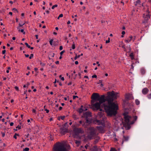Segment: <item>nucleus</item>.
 <instances>
[{
  "mask_svg": "<svg viewBox=\"0 0 151 151\" xmlns=\"http://www.w3.org/2000/svg\"><path fill=\"white\" fill-rule=\"evenodd\" d=\"M19 29V31H20L21 32L23 33V34H25V32L24 31V30L23 29H22L21 30H20Z\"/></svg>",
  "mask_w": 151,
  "mask_h": 151,
  "instance_id": "nucleus-27",
  "label": "nucleus"
},
{
  "mask_svg": "<svg viewBox=\"0 0 151 151\" xmlns=\"http://www.w3.org/2000/svg\"><path fill=\"white\" fill-rule=\"evenodd\" d=\"M25 44L26 45V46L28 48H30V46L27 43L25 42Z\"/></svg>",
  "mask_w": 151,
  "mask_h": 151,
  "instance_id": "nucleus-31",
  "label": "nucleus"
},
{
  "mask_svg": "<svg viewBox=\"0 0 151 151\" xmlns=\"http://www.w3.org/2000/svg\"><path fill=\"white\" fill-rule=\"evenodd\" d=\"M59 77L61 78V79L62 81H63L64 80V78L63 77H62L61 75Z\"/></svg>",
  "mask_w": 151,
  "mask_h": 151,
  "instance_id": "nucleus-35",
  "label": "nucleus"
},
{
  "mask_svg": "<svg viewBox=\"0 0 151 151\" xmlns=\"http://www.w3.org/2000/svg\"><path fill=\"white\" fill-rule=\"evenodd\" d=\"M149 89L147 88H144L142 89V93L143 94L146 95L147 93L149 92Z\"/></svg>",
  "mask_w": 151,
  "mask_h": 151,
  "instance_id": "nucleus-11",
  "label": "nucleus"
},
{
  "mask_svg": "<svg viewBox=\"0 0 151 151\" xmlns=\"http://www.w3.org/2000/svg\"><path fill=\"white\" fill-rule=\"evenodd\" d=\"M72 48L73 49H74L75 48V44L74 42H73V43L72 45Z\"/></svg>",
  "mask_w": 151,
  "mask_h": 151,
  "instance_id": "nucleus-25",
  "label": "nucleus"
},
{
  "mask_svg": "<svg viewBox=\"0 0 151 151\" xmlns=\"http://www.w3.org/2000/svg\"><path fill=\"white\" fill-rule=\"evenodd\" d=\"M68 132V129L66 128L61 129L60 132L61 134H64L65 133Z\"/></svg>",
  "mask_w": 151,
  "mask_h": 151,
  "instance_id": "nucleus-13",
  "label": "nucleus"
},
{
  "mask_svg": "<svg viewBox=\"0 0 151 151\" xmlns=\"http://www.w3.org/2000/svg\"><path fill=\"white\" fill-rule=\"evenodd\" d=\"M72 117L75 120H76L78 119L77 116L74 114L73 115Z\"/></svg>",
  "mask_w": 151,
  "mask_h": 151,
  "instance_id": "nucleus-20",
  "label": "nucleus"
},
{
  "mask_svg": "<svg viewBox=\"0 0 151 151\" xmlns=\"http://www.w3.org/2000/svg\"><path fill=\"white\" fill-rule=\"evenodd\" d=\"M92 78H96L97 77V76L96 75H94L92 76Z\"/></svg>",
  "mask_w": 151,
  "mask_h": 151,
  "instance_id": "nucleus-45",
  "label": "nucleus"
},
{
  "mask_svg": "<svg viewBox=\"0 0 151 151\" xmlns=\"http://www.w3.org/2000/svg\"><path fill=\"white\" fill-rule=\"evenodd\" d=\"M40 65L42 66H45V63H42L41 61H40Z\"/></svg>",
  "mask_w": 151,
  "mask_h": 151,
  "instance_id": "nucleus-28",
  "label": "nucleus"
},
{
  "mask_svg": "<svg viewBox=\"0 0 151 151\" xmlns=\"http://www.w3.org/2000/svg\"><path fill=\"white\" fill-rule=\"evenodd\" d=\"M88 145L86 144L85 146V148L86 149H87V148H88Z\"/></svg>",
  "mask_w": 151,
  "mask_h": 151,
  "instance_id": "nucleus-53",
  "label": "nucleus"
},
{
  "mask_svg": "<svg viewBox=\"0 0 151 151\" xmlns=\"http://www.w3.org/2000/svg\"><path fill=\"white\" fill-rule=\"evenodd\" d=\"M110 42V38H109L108 40H106V43H109Z\"/></svg>",
  "mask_w": 151,
  "mask_h": 151,
  "instance_id": "nucleus-41",
  "label": "nucleus"
},
{
  "mask_svg": "<svg viewBox=\"0 0 151 151\" xmlns=\"http://www.w3.org/2000/svg\"><path fill=\"white\" fill-rule=\"evenodd\" d=\"M96 63L98 64V66H100V64L99 63V62L98 61H97Z\"/></svg>",
  "mask_w": 151,
  "mask_h": 151,
  "instance_id": "nucleus-55",
  "label": "nucleus"
},
{
  "mask_svg": "<svg viewBox=\"0 0 151 151\" xmlns=\"http://www.w3.org/2000/svg\"><path fill=\"white\" fill-rule=\"evenodd\" d=\"M63 14H60L59 15V16L58 17V19H59L60 18V17H63Z\"/></svg>",
  "mask_w": 151,
  "mask_h": 151,
  "instance_id": "nucleus-32",
  "label": "nucleus"
},
{
  "mask_svg": "<svg viewBox=\"0 0 151 151\" xmlns=\"http://www.w3.org/2000/svg\"><path fill=\"white\" fill-rule=\"evenodd\" d=\"M13 124H14V123L13 122H11L10 124V126H13Z\"/></svg>",
  "mask_w": 151,
  "mask_h": 151,
  "instance_id": "nucleus-52",
  "label": "nucleus"
},
{
  "mask_svg": "<svg viewBox=\"0 0 151 151\" xmlns=\"http://www.w3.org/2000/svg\"><path fill=\"white\" fill-rule=\"evenodd\" d=\"M59 61H56V62H55V63L56 64H59Z\"/></svg>",
  "mask_w": 151,
  "mask_h": 151,
  "instance_id": "nucleus-54",
  "label": "nucleus"
},
{
  "mask_svg": "<svg viewBox=\"0 0 151 151\" xmlns=\"http://www.w3.org/2000/svg\"><path fill=\"white\" fill-rule=\"evenodd\" d=\"M110 151H117L114 148H111Z\"/></svg>",
  "mask_w": 151,
  "mask_h": 151,
  "instance_id": "nucleus-36",
  "label": "nucleus"
},
{
  "mask_svg": "<svg viewBox=\"0 0 151 151\" xmlns=\"http://www.w3.org/2000/svg\"><path fill=\"white\" fill-rule=\"evenodd\" d=\"M83 106L82 105L81 106V108L78 109V112H79V114H81L83 111Z\"/></svg>",
  "mask_w": 151,
  "mask_h": 151,
  "instance_id": "nucleus-17",
  "label": "nucleus"
},
{
  "mask_svg": "<svg viewBox=\"0 0 151 151\" xmlns=\"http://www.w3.org/2000/svg\"><path fill=\"white\" fill-rule=\"evenodd\" d=\"M16 128L18 129H21V126L19 125L16 127Z\"/></svg>",
  "mask_w": 151,
  "mask_h": 151,
  "instance_id": "nucleus-37",
  "label": "nucleus"
},
{
  "mask_svg": "<svg viewBox=\"0 0 151 151\" xmlns=\"http://www.w3.org/2000/svg\"><path fill=\"white\" fill-rule=\"evenodd\" d=\"M141 1L140 0H137L136 2V5H140Z\"/></svg>",
  "mask_w": 151,
  "mask_h": 151,
  "instance_id": "nucleus-18",
  "label": "nucleus"
},
{
  "mask_svg": "<svg viewBox=\"0 0 151 151\" xmlns=\"http://www.w3.org/2000/svg\"><path fill=\"white\" fill-rule=\"evenodd\" d=\"M81 142L80 141H77V140H76L75 141V143L78 145V146H79Z\"/></svg>",
  "mask_w": 151,
  "mask_h": 151,
  "instance_id": "nucleus-24",
  "label": "nucleus"
},
{
  "mask_svg": "<svg viewBox=\"0 0 151 151\" xmlns=\"http://www.w3.org/2000/svg\"><path fill=\"white\" fill-rule=\"evenodd\" d=\"M96 121L98 123V124H101L102 123V122L101 120H96Z\"/></svg>",
  "mask_w": 151,
  "mask_h": 151,
  "instance_id": "nucleus-22",
  "label": "nucleus"
},
{
  "mask_svg": "<svg viewBox=\"0 0 151 151\" xmlns=\"http://www.w3.org/2000/svg\"><path fill=\"white\" fill-rule=\"evenodd\" d=\"M65 52V51L64 50L61 52H60V54L61 55H62V54L63 53H64Z\"/></svg>",
  "mask_w": 151,
  "mask_h": 151,
  "instance_id": "nucleus-43",
  "label": "nucleus"
},
{
  "mask_svg": "<svg viewBox=\"0 0 151 151\" xmlns=\"http://www.w3.org/2000/svg\"><path fill=\"white\" fill-rule=\"evenodd\" d=\"M73 132L76 136H78L80 134H82L84 133V130L82 128H75L73 129Z\"/></svg>",
  "mask_w": 151,
  "mask_h": 151,
  "instance_id": "nucleus-5",
  "label": "nucleus"
},
{
  "mask_svg": "<svg viewBox=\"0 0 151 151\" xmlns=\"http://www.w3.org/2000/svg\"><path fill=\"white\" fill-rule=\"evenodd\" d=\"M137 117L136 116H135L134 117V121H136L137 119Z\"/></svg>",
  "mask_w": 151,
  "mask_h": 151,
  "instance_id": "nucleus-40",
  "label": "nucleus"
},
{
  "mask_svg": "<svg viewBox=\"0 0 151 151\" xmlns=\"http://www.w3.org/2000/svg\"><path fill=\"white\" fill-rule=\"evenodd\" d=\"M90 150L91 151H98V149L96 146H95L92 147Z\"/></svg>",
  "mask_w": 151,
  "mask_h": 151,
  "instance_id": "nucleus-14",
  "label": "nucleus"
},
{
  "mask_svg": "<svg viewBox=\"0 0 151 151\" xmlns=\"http://www.w3.org/2000/svg\"><path fill=\"white\" fill-rule=\"evenodd\" d=\"M33 54H31L30 55V56L29 57V58L30 59H31L32 58H33Z\"/></svg>",
  "mask_w": 151,
  "mask_h": 151,
  "instance_id": "nucleus-39",
  "label": "nucleus"
},
{
  "mask_svg": "<svg viewBox=\"0 0 151 151\" xmlns=\"http://www.w3.org/2000/svg\"><path fill=\"white\" fill-rule=\"evenodd\" d=\"M129 56L131 58L132 60H133L134 59V56L133 53H131L129 55Z\"/></svg>",
  "mask_w": 151,
  "mask_h": 151,
  "instance_id": "nucleus-19",
  "label": "nucleus"
},
{
  "mask_svg": "<svg viewBox=\"0 0 151 151\" xmlns=\"http://www.w3.org/2000/svg\"><path fill=\"white\" fill-rule=\"evenodd\" d=\"M29 149L28 147H26L23 150V151H29Z\"/></svg>",
  "mask_w": 151,
  "mask_h": 151,
  "instance_id": "nucleus-26",
  "label": "nucleus"
},
{
  "mask_svg": "<svg viewBox=\"0 0 151 151\" xmlns=\"http://www.w3.org/2000/svg\"><path fill=\"white\" fill-rule=\"evenodd\" d=\"M53 41V40H51L50 41V43L51 45H52V43Z\"/></svg>",
  "mask_w": 151,
  "mask_h": 151,
  "instance_id": "nucleus-38",
  "label": "nucleus"
},
{
  "mask_svg": "<svg viewBox=\"0 0 151 151\" xmlns=\"http://www.w3.org/2000/svg\"><path fill=\"white\" fill-rule=\"evenodd\" d=\"M132 96V95L129 93L126 94L125 96V98L128 99H130Z\"/></svg>",
  "mask_w": 151,
  "mask_h": 151,
  "instance_id": "nucleus-15",
  "label": "nucleus"
},
{
  "mask_svg": "<svg viewBox=\"0 0 151 151\" xmlns=\"http://www.w3.org/2000/svg\"><path fill=\"white\" fill-rule=\"evenodd\" d=\"M6 52V50H4L2 52V53L3 54H4Z\"/></svg>",
  "mask_w": 151,
  "mask_h": 151,
  "instance_id": "nucleus-50",
  "label": "nucleus"
},
{
  "mask_svg": "<svg viewBox=\"0 0 151 151\" xmlns=\"http://www.w3.org/2000/svg\"><path fill=\"white\" fill-rule=\"evenodd\" d=\"M98 116H99V117L100 118L101 116H102V112H99L98 113Z\"/></svg>",
  "mask_w": 151,
  "mask_h": 151,
  "instance_id": "nucleus-23",
  "label": "nucleus"
},
{
  "mask_svg": "<svg viewBox=\"0 0 151 151\" xmlns=\"http://www.w3.org/2000/svg\"><path fill=\"white\" fill-rule=\"evenodd\" d=\"M147 97L149 99H151V93H150L149 95H148L147 96Z\"/></svg>",
  "mask_w": 151,
  "mask_h": 151,
  "instance_id": "nucleus-34",
  "label": "nucleus"
},
{
  "mask_svg": "<svg viewBox=\"0 0 151 151\" xmlns=\"http://www.w3.org/2000/svg\"><path fill=\"white\" fill-rule=\"evenodd\" d=\"M32 112L35 113L36 112V110L35 109H33L32 110Z\"/></svg>",
  "mask_w": 151,
  "mask_h": 151,
  "instance_id": "nucleus-48",
  "label": "nucleus"
},
{
  "mask_svg": "<svg viewBox=\"0 0 151 151\" xmlns=\"http://www.w3.org/2000/svg\"><path fill=\"white\" fill-rule=\"evenodd\" d=\"M63 47L62 46H60V47L59 49L60 50H62L63 49Z\"/></svg>",
  "mask_w": 151,
  "mask_h": 151,
  "instance_id": "nucleus-47",
  "label": "nucleus"
},
{
  "mask_svg": "<svg viewBox=\"0 0 151 151\" xmlns=\"http://www.w3.org/2000/svg\"><path fill=\"white\" fill-rule=\"evenodd\" d=\"M136 104L137 105H139L140 104V101L138 99H136L135 101Z\"/></svg>",
  "mask_w": 151,
  "mask_h": 151,
  "instance_id": "nucleus-21",
  "label": "nucleus"
},
{
  "mask_svg": "<svg viewBox=\"0 0 151 151\" xmlns=\"http://www.w3.org/2000/svg\"><path fill=\"white\" fill-rule=\"evenodd\" d=\"M105 101L106 100H104L101 101H91V108L93 110H99L100 111H101L102 109H101V107L102 106L101 104Z\"/></svg>",
  "mask_w": 151,
  "mask_h": 151,
  "instance_id": "nucleus-3",
  "label": "nucleus"
},
{
  "mask_svg": "<svg viewBox=\"0 0 151 151\" xmlns=\"http://www.w3.org/2000/svg\"><path fill=\"white\" fill-rule=\"evenodd\" d=\"M9 14L10 15H11L12 16V12H9Z\"/></svg>",
  "mask_w": 151,
  "mask_h": 151,
  "instance_id": "nucleus-61",
  "label": "nucleus"
},
{
  "mask_svg": "<svg viewBox=\"0 0 151 151\" xmlns=\"http://www.w3.org/2000/svg\"><path fill=\"white\" fill-rule=\"evenodd\" d=\"M45 111H46L47 113H48L49 111V110H47V109H46Z\"/></svg>",
  "mask_w": 151,
  "mask_h": 151,
  "instance_id": "nucleus-63",
  "label": "nucleus"
},
{
  "mask_svg": "<svg viewBox=\"0 0 151 151\" xmlns=\"http://www.w3.org/2000/svg\"><path fill=\"white\" fill-rule=\"evenodd\" d=\"M83 116L86 118H87L88 117L91 116V113L89 112H86L84 113Z\"/></svg>",
  "mask_w": 151,
  "mask_h": 151,
  "instance_id": "nucleus-10",
  "label": "nucleus"
},
{
  "mask_svg": "<svg viewBox=\"0 0 151 151\" xmlns=\"http://www.w3.org/2000/svg\"><path fill=\"white\" fill-rule=\"evenodd\" d=\"M108 95L105 97L104 95L100 96L99 94L93 93L91 96V101H101L106 100L108 104H103L107 116H115L117 113V111L118 109V106L114 102V99H116L119 96L118 94L114 91L107 93Z\"/></svg>",
  "mask_w": 151,
  "mask_h": 151,
  "instance_id": "nucleus-1",
  "label": "nucleus"
},
{
  "mask_svg": "<svg viewBox=\"0 0 151 151\" xmlns=\"http://www.w3.org/2000/svg\"><path fill=\"white\" fill-rule=\"evenodd\" d=\"M136 37L135 36H130L127 38V40H125V42L127 43H129L132 40L133 42L136 39Z\"/></svg>",
  "mask_w": 151,
  "mask_h": 151,
  "instance_id": "nucleus-6",
  "label": "nucleus"
},
{
  "mask_svg": "<svg viewBox=\"0 0 151 151\" xmlns=\"http://www.w3.org/2000/svg\"><path fill=\"white\" fill-rule=\"evenodd\" d=\"M2 137H3L5 136V134L4 133H2Z\"/></svg>",
  "mask_w": 151,
  "mask_h": 151,
  "instance_id": "nucleus-64",
  "label": "nucleus"
},
{
  "mask_svg": "<svg viewBox=\"0 0 151 151\" xmlns=\"http://www.w3.org/2000/svg\"><path fill=\"white\" fill-rule=\"evenodd\" d=\"M78 61H76L75 62V64L76 65H77L78 64Z\"/></svg>",
  "mask_w": 151,
  "mask_h": 151,
  "instance_id": "nucleus-58",
  "label": "nucleus"
},
{
  "mask_svg": "<svg viewBox=\"0 0 151 151\" xmlns=\"http://www.w3.org/2000/svg\"><path fill=\"white\" fill-rule=\"evenodd\" d=\"M122 35H124L125 34V32L124 31H123L122 32Z\"/></svg>",
  "mask_w": 151,
  "mask_h": 151,
  "instance_id": "nucleus-56",
  "label": "nucleus"
},
{
  "mask_svg": "<svg viewBox=\"0 0 151 151\" xmlns=\"http://www.w3.org/2000/svg\"><path fill=\"white\" fill-rule=\"evenodd\" d=\"M24 23L23 24H20V23L19 24V26L18 27H17V28L18 29H19V27H22L23 25H24Z\"/></svg>",
  "mask_w": 151,
  "mask_h": 151,
  "instance_id": "nucleus-30",
  "label": "nucleus"
},
{
  "mask_svg": "<svg viewBox=\"0 0 151 151\" xmlns=\"http://www.w3.org/2000/svg\"><path fill=\"white\" fill-rule=\"evenodd\" d=\"M57 6H58V5L57 4L55 5L52 6V9H53L55 7H56Z\"/></svg>",
  "mask_w": 151,
  "mask_h": 151,
  "instance_id": "nucleus-33",
  "label": "nucleus"
},
{
  "mask_svg": "<svg viewBox=\"0 0 151 151\" xmlns=\"http://www.w3.org/2000/svg\"><path fill=\"white\" fill-rule=\"evenodd\" d=\"M99 139H96V140H95L94 141L93 143L94 144H96V143H98V141H99Z\"/></svg>",
  "mask_w": 151,
  "mask_h": 151,
  "instance_id": "nucleus-29",
  "label": "nucleus"
},
{
  "mask_svg": "<svg viewBox=\"0 0 151 151\" xmlns=\"http://www.w3.org/2000/svg\"><path fill=\"white\" fill-rule=\"evenodd\" d=\"M65 118V116H61V119L62 120H63Z\"/></svg>",
  "mask_w": 151,
  "mask_h": 151,
  "instance_id": "nucleus-51",
  "label": "nucleus"
},
{
  "mask_svg": "<svg viewBox=\"0 0 151 151\" xmlns=\"http://www.w3.org/2000/svg\"><path fill=\"white\" fill-rule=\"evenodd\" d=\"M25 57L27 58L29 56V55L28 54H25Z\"/></svg>",
  "mask_w": 151,
  "mask_h": 151,
  "instance_id": "nucleus-59",
  "label": "nucleus"
},
{
  "mask_svg": "<svg viewBox=\"0 0 151 151\" xmlns=\"http://www.w3.org/2000/svg\"><path fill=\"white\" fill-rule=\"evenodd\" d=\"M143 17L144 19V21H143V23H147L148 20L150 18V15L149 14H143Z\"/></svg>",
  "mask_w": 151,
  "mask_h": 151,
  "instance_id": "nucleus-7",
  "label": "nucleus"
},
{
  "mask_svg": "<svg viewBox=\"0 0 151 151\" xmlns=\"http://www.w3.org/2000/svg\"><path fill=\"white\" fill-rule=\"evenodd\" d=\"M133 63H132L131 65V69H132L133 70L134 68V66H133Z\"/></svg>",
  "mask_w": 151,
  "mask_h": 151,
  "instance_id": "nucleus-46",
  "label": "nucleus"
},
{
  "mask_svg": "<svg viewBox=\"0 0 151 151\" xmlns=\"http://www.w3.org/2000/svg\"><path fill=\"white\" fill-rule=\"evenodd\" d=\"M78 58V57L77 55L74 58V59L75 60H76Z\"/></svg>",
  "mask_w": 151,
  "mask_h": 151,
  "instance_id": "nucleus-60",
  "label": "nucleus"
},
{
  "mask_svg": "<svg viewBox=\"0 0 151 151\" xmlns=\"http://www.w3.org/2000/svg\"><path fill=\"white\" fill-rule=\"evenodd\" d=\"M96 128L101 133H104L105 132L104 129V127L103 126H97Z\"/></svg>",
  "mask_w": 151,
  "mask_h": 151,
  "instance_id": "nucleus-9",
  "label": "nucleus"
},
{
  "mask_svg": "<svg viewBox=\"0 0 151 151\" xmlns=\"http://www.w3.org/2000/svg\"><path fill=\"white\" fill-rule=\"evenodd\" d=\"M34 69H35V70L36 71H37V70H38V69L37 68H35Z\"/></svg>",
  "mask_w": 151,
  "mask_h": 151,
  "instance_id": "nucleus-62",
  "label": "nucleus"
},
{
  "mask_svg": "<svg viewBox=\"0 0 151 151\" xmlns=\"http://www.w3.org/2000/svg\"><path fill=\"white\" fill-rule=\"evenodd\" d=\"M70 148L69 145L65 142H58L54 145L53 151H68Z\"/></svg>",
  "mask_w": 151,
  "mask_h": 151,
  "instance_id": "nucleus-2",
  "label": "nucleus"
},
{
  "mask_svg": "<svg viewBox=\"0 0 151 151\" xmlns=\"http://www.w3.org/2000/svg\"><path fill=\"white\" fill-rule=\"evenodd\" d=\"M140 71L141 74L142 75L144 74L146 72L145 69L143 68H142L141 69Z\"/></svg>",
  "mask_w": 151,
  "mask_h": 151,
  "instance_id": "nucleus-16",
  "label": "nucleus"
},
{
  "mask_svg": "<svg viewBox=\"0 0 151 151\" xmlns=\"http://www.w3.org/2000/svg\"><path fill=\"white\" fill-rule=\"evenodd\" d=\"M16 135H17V134L16 133L14 136V138L15 139H16L17 138Z\"/></svg>",
  "mask_w": 151,
  "mask_h": 151,
  "instance_id": "nucleus-49",
  "label": "nucleus"
},
{
  "mask_svg": "<svg viewBox=\"0 0 151 151\" xmlns=\"http://www.w3.org/2000/svg\"><path fill=\"white\" fill-rule=\"evenodd\" d=\"M129 137L128 136H126L124 135L123 136V138L122 139V145H123L124 141H127L129 139Z\"/></svg>",
  "mask_w": 151,
  "mask_h": 151,
  "instance_id": "nucleus-12",
  "label": "nucleus"
},
{
  "mask_svg": "<svg viewBox=\"0 0 151 151\" xmlns=\"http://www.w3.org/2000/svg\"><path fill=\"white\" fill-rule=\"evenodd\" d=\"M87 130L88 139L91 140L94 138L96 135V129L93 127H91L88 128Z\"/></svg>",
  "mask_w": 151,
  "mask_h": 151,
  "instance_id": "nucleus-4",
  "label": "nucleus"
},
{
  "mask_svg": "<svg viewBox=\"0 0 151 151\" xmlns=\"http://www.w3.org/2000/svg\"><path fill=\"white\" fill-rule=\"evenodd\" d=\"M124 118L125 119V122L127 124H128L129 122V120L131 118V117L130 116L127 115L126 114H124Z\"/></svg>",
  "mask_w": 151,
  "mask_h": 151,
  "instance_id": "nucleus-8",
  "label": "nucleus"
},
{
  "mask_svg": "<svg viewBox=\"0 0 151 151\" xmlns=\"http://www.w3.org/2000/svg\"><path fill=\"white\" fill-rule=\"evenodd\" d=\"M76 97L78 98V96H73V99H75Z\"/></svg>",
  "mask_w": 151,
  "mask_h": 151,
  "instance_id": "nucleus-44",
  "label": "nucleus"
},
{
  "mask_svg": "<svg viewBox=\"0 0 151 151\" xmlns=\"http://www.w3.org/2000/svg\"><path fill=\"white\" fill-rule=\"evenodd\" d=\"M62 107L61 106H60L59 107V110L60 111L62 110Z\"/></svg>",
  "mask_w": 151,
  "mask_h": 151,
  "instance_id": "nucleus-57",
  "label": "nucleus"
},
{
  "mask_svg": "<svg viewBox=\"0 0 151 151\" xmlns=\"http://www.w3.org/2000/svg\"><path fill=\"white\" fill-rule=\"evenodd\" d=\"M14 88H15V89H16V90L17 91H19V88L17 86H16Z\"/></svg>",
  "mask_w": 151,
  "mask_h": 151,
  "instance_id": "nucleus-42",
  "label": "nucleus"
}]
</instances>
